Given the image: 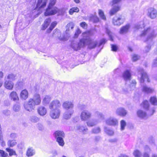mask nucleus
<instances>
[{
  "label": "nucleus",
  "mask_w": 157,
  "mask_h": 157,
  "mask_svg": "<svg viewBox=\"0 0 157 157\" xmlns=\"http://www.w3.org/2000/svg\"><path fill=\"white\" fill-rule=\"evenodd\" d=\"M61 104L59 101L55 100L52 101L50 105V109H51L50 115L53 119L58 118L60 114V110L59 108Z\"/></svg>",
  "instance_id": "f257e3e1"
},
{
  "label": "nucleus",
  "mask_w": 157,
  "mask_h": 157,
  "mask_svg": "<svg viewBox=\"0 0 157 157\" xmlns=\"http://www.w3.org/2000/svg\"><path fill=\"white\" fill-rule=\"evenodd\" d=\"M41 102L40 96L39 94H35L33 98L29 99L28 102L24 105L25 109L29 111H31L33 110L35 105H39Z\"/></svg>",
  "instance_id": "f03ea898"
},
{
  "label": "nucleus",
  "mask_w": 157,
  "mask_h": 157,
  "mask_svg": "<svg viewBox=\"0 0 157 157\" xmlns=\"http://www.w3.org/2000/svg\"><path fill=\"white\" fill-rule=\"evenodd\" d=\"M156 32L150 27L145 29L142 32L140 36L141 37L147 36L145 39L144 41H151L152 39L155 37L157 35Z\"/></svg>",
  "instance_id": "7ed1b4c3"
},
{
  "label": "nucleus",
  "mask_w": 157,
  "mask_h": 157,
  "mask_svg": "<svg viewBox=\"0 0 157 157\" xmlns=\"http://www.w3.org/2000/svg\"><path fill=\"white\" fill-rule=\"evenodd\" d=\"M83 39L85 40V44H89V47L90 48H93L96 47L97 44L96 41H92L89 37L90 33L86 32L82 33Z\"/></svg>",
  "instance_id": "20e7f679"
},
{
  "label": "nucleus",
  "mask_w": 157,
  "mask_h": 157,
  "mask_svg": "<svg viewBox=\"0 0 157 157\" xmlns=\"http://www.w3.org/2000/svg\"><path fill=\"white\" fill-rule=\"evenodd\" d=\"M138 77L140 83H143L145 81H147L150 82L147 73L145 72L143 69L139 68L138 69Z\"/></svg>",
  "instance_id": "39448f33"
},
{
  "label": "nucleus",
  "mask_w": 157,
  "mask_h": 157,
  "mask_svg": "<svg viewBox=\"0 0 157 157\" xmlns=\"http://www.w3.org/2000/svg\"><path fill=\"white\" fill-rule=\"evenodd\" d=\"M54 135L59 145L63 146L64 144L63 140V138L65 136L64 132L62 131H57L54 133Z\"/></svg>",
  "instance_id": "423d86ee"
},
{
  "label": "nucleus",
  "mask_w": 157,
  "mask_h": 157,
  "mask_svg": "<svg viewBox=\"0 0 157 157\" xmlns=\"http://www.w3.org/2000/svg\"><path fill=\"white\" fill-rule=\"evenodd\" d=\"M75 26L74 24L72 22L68 23L66 25V30L63 37V38L59 37L60 40L65 41L68 40L69 37V31L72 29Z\"/></svg>",
  "instance_id": "0eeeda50"
},
{
  "label": "nucleus",
  "mask_w": 157,
  "mask_h": 157,
  "mask_svg": "<svg viewBox=\"0 0 157 157\" xmlns=\"http://www.w3.org/2000/svg\"><path fill=\"white\" fill-rule=\"evenodd\" d=\"M85 45V40L82 39H81L78 43L75 41H73L71 44V47L75 51H77L80 49L81 48Z\"/></svg>",
  "instance_id": "6e6552de"
},
{
  "label": "nucleus",
  "mask_w": 157,
  "mask_h": 157,
  "mask_svg": "<svg viewBox=\"0 0 157 157\" xmlns=\"http://www.w3.org/2000/svg\"><path fill=\"white\" fill-rule=\"evenodd\" d=\"M106 124L112 126H116L118 125V121L117 119L113 117H110L105 120Z\"/></svg>",
  "instance_id": "1a4fd4ad"
},
{
  "label": "nucleus",
  "mask_w": 157,
  "mask_h": 157,
  "mask_svg": "<svg viewBox=\"0 0 157 157\" xmlns=\"http://www.w3.org/2000/svg\"><path fill=\"white\" fill-rule=\"evenodd\" d=\"M91 113L90 111L84 110L81 112L80 117L82 121H86L91 118Z\"/></svg>",
  "instance_id": "9d476101"
},
{
  "label": "nucleus",
  "mask_w": 157,
  "mask_h": 157,
  "mask_svg": "<svg viewBox=\"0 0 157 157\" xmlns=\"http://www.w3.org/2000/svg\"><path fill=\"white\" fill-rule=\"evenodd\" d=\"M148 16L152 19L155 18L157 15V10L151 7L148 9Z\"/></svg>",
  "instance_id": "9b49d317"
},
{
  "label": "nucleus",
  "mask_w": 157,
  "mask_h": 157,
  "mask_svg": "<svg viewBox=\"0 0 157 157\" xmlns=\"http://www.w3.org/2000/svg\"><path fill=\"white\" fill-rule=\"evenodd\" d=\"M124 22V20L121 17H115L113 19V23L115 25L119 26Z\"/></svg>",
  "instance_id": "f8f14e48"
},
{
  "label": "nucleus",
  "mask_w": 157,
  "mask_h": 157,
  "mask_svg": "<svg viewBox=\"0 0 157 157\" xmlns=\"http://www.w3.org/2000/svg\"><path fill=\"white\" fill-rule=\"evenodd\" d=\"M62 106L64 109L69 110L73 109L74 107V104L71 101H66L63 103Z\"/></svg>",
  "instance_id": "ddd939ff"
},
{
  "label": "nucleus",
  "mask_w": 157,
  "mask_h": 157,
  "mask_svg": "<svg viewBox=\"0 0 157 157\" xmlns=\"http://www.w3.org/2000/svg\"><path fill=\"white\" fill-rule=\"evenodd\" d=\"M4 85L6 88L10 90H12L13 88L14 83L11 81L5 78Z\"/></svg>",
  "instance_id": "4468645a"
},
{
  "label": "nucleus",
  "mask_w": 157,
  "mask_h": 157,
  "mask_svg": "<svg viewBox=\"0 0 157 157\" xmlns=\"http://www.w3.org/2000/svg\"><path fill=\"white\" fill-rule=\"evenodd\" d=\"M74 112V110L73 109L67 110L63 114V118L66 120L70 119Z\"/></svg>",
  "instance_id": "2eb2a0df"
},
{
  "label": "nucleus",
  "mask_w": 157,
  "mask_h": 157,
  "mask_svg": "<svg viewBox=\"0 0 157 157\" xmlns=\"http://www.w3.org/2000/svg\"><path fill=\"white\" fill-rule=\"evenodd\" d=\"M46 0H38L36 7V9L40 10L41 9L46 6Z\"/></svg>",
  "instance_id": "dca6fc26"
},
{
  "label": "nucleus",
  "mask_w": 157,
  "mask_h": 157,
  "mask_svg": "<svg viewBox=\"0 0 157 157\" xmlns=\"http://www.w3.org/2000/svg\"><path fill=\"white\" fill-rule=\"evenodd\" d=\"M136 114L138 117L141 119H145L147 118L148 115L146 112L142 110H137Z\"/></svg>",
  "instance_id": "f3484780"
},
{
  "label": "nucleus",
  "mask_w": 157,
  "mask_h": 157,
  "mask_svg": "<svg viewBox=\"0 0 157 157\" xmlns=\"http://www.w3.org/2000/svg\"><path fill=\"white\" fill-rule=\"evenodd\" d=\"M130 27V25L129 24H127L126 25L122 26L120 29L119 33L121 34L127 33L129 32Z\"/></svg>",
  "instance_id": "a211bd4d"
},
{
  "label": "nucleus",
  "mask_w": 157,
  "mask_h": 157,
  "mask_svg": "<svg viewBox=\"0 0 157 157\" xmlns=\"http://www.w3.org/2000/svg\"><path fill=\"white\" fill-rule=\"evenodd\" d=\"M122 76L125 81L130 80L131 78V73L130 71L128 70L125 71L123 74Z\"/></svg>",
  "instance_id": "6ab92c4d"
},
{
  "label": "nucleus",
  "mask_w": 157,
  "mask_h": 157,
  "mask_svg": "<svg viewBox=\"0 0 157 157\" xmlns=\"http://www.w3.org/2000/svg\"><path fill=\"white\" fill-rule=\"evenodd\" d=\"M28 91L24 89L21 91L20 94V97L22 100H25L28 97Z\"/></svg>",
  "instance_id": "aec40b11"
},
{
  "label": "nucleus",
  "mask_w": 157,
  "mask_h": 157,
  "mask_svg": "<svg viewBox=\"0 0 157 157\" xmlns=\"http://www.w3.org/2000/svg\"><path fill=\"white\" fill-rule=\"evenodd\" d=\"M116 113L117 115L119 116H124L126 115L127 112L124 109L120 108L117 110Z\"/></svg>",
  "instance_id": "412c9836"
},
{
  "label": "nucleus",
  "mask_w": 157,
  "mask_h": 157,
  "mask_svg": "<svg viewBox=\"0 0 157 157\" xmlns=\"http://www.w3.org/2000/svg\"><path fill=\"white\" fill-rule=\"evenodd\" d=\"M142 90V91L147 93H152L154 91V89L147 87L145 85H144L143 86Z\"/></svg>",
  "instance_id": "4be33fe9"
},
{
  "label": "nucleus",
  "mask_w": 157,
  "mask_h": 157,
  "mask_svg": "<svg viewBox=\"0 0 157 157\" xmlns=\"http://www.w3.org/2000/svg\"><path fill=\"white\" fill-rule=\"evenodd\" d=\"M10 98L13 101H18L19 99L17 92L14 91H12L10 95Z\"/></svg>",
  "instance_id": "5701e85b"
},
{
  "label": "nucleus",
  "mask_w": 157,
  "mask_h": 157,
  "mask_svg": "<svg viewBox=\"0 0 157 157\" xmlns=\"http://www.w3.org/2000/svg\"><path fill=\"white\" fill-rule=\"evenodd\" d=\"M59 10L56 7H51L50 6V15H53L59 12Z\"/></svg>",
  "instance_id": "b1692460"
},
{
  "label": "nucleus",
  "mask_w": 157,
  "mask_h": 157,
  "mask_svg": "<svg viewBox=\"0 0 157 157\" xmlns=\"http://www.w3.org/2000/svg\"><path fill=\"white\" fill-rule=\"evenodd\" d=\"M120 7L118 5L114 6L113 8L110 10V14L111 15H113L120 10Z\"/></svg>",
  "instance_id": "393cba45"
},
{
  "label": "nucleus",
  "mask_w": 157,
  "mask_h": 157,
  "mask_svg": "<svg viewBox=\"0 0 157 157\" xmlns=\"http://www.w3.org/2000/svg\"><path fill=\"white\" fill-rule=\"evenodd\" d=\"M26 155L28 157L33 156L35 153V151L33 148L30 147L28 148L26 151Z\"/></svg>",
  "instance_id": "a878e982"
},
{
  "label": "nucleus",
  "mask_w": 157,
  "mask_h": 157,
  "mask_svg": "<svg viewBox=\"0 0 157 157\" xmlns=\"http://www.w3.org/2000/svg\"><path fill=\"white\" fill-rule=\"evenodd\" d=\"M49 25V18H48L41 25V29L42 30H45Z\"/></svg>",
  "instance_id": "bb28decb"
},
{
  "label": "nucleus",
  "mask_w": 157,
  "mask_h": 157,
  "mask_svg": "<svg viewBox=\"0 0 157 157\" xmlns=\"http://www.w3.org/2000/svg\"><path fill=\"white\" fill-rule=\"evenodd\" d=\"M5 78L10 81H13L17 78V77L16 74H9Z\"/></svg>",
  "instance_id": "cd10ccee"
},
{
  "label": "nucleus",
  "mask_w": 157,
  "mask_h": 157,
  "mask_svg": "<svg viewBox=\"0 0 157 157\" xmlns=\"http://www.w3.org/2000/svg\"><path fill=\"white\" fill-rule=\"evenodd\" d=\"M46 110L43 107H40L38 109V112L39 114L41 116H44L46 113Z\"/></svg>",
  "instance_id": "c85d7f7f"
},
{
  "label": "nucleus",
  "mask_w": 157,
  "mask_h": 157,
  "mask_svg": "<svg viewBox=\"0 0 157 157\" xmlns=\"http://www.w3.org/2000/svg\"><path fill=\"white\" fill-rule=\"evenodd\" d=\"M145 152L143 155V157H150L149 152L151 151L150 149L147 146H146L144 148Z\"/></svg>",
  "instance_id": "c756f323"
},
{
  "label": "nucleus",
  "mask_w": 157,
  "mask_h": 157,
  "mask_svg": "<svg viewBox=\"0 0 157 157\" xmlns=\"http://www.w3.org/2000/svg\"><path fill=\"white\" fill-rule=\"evenodd\" d=\"M98 121L95 120H90L86 122V124L89 127H92L96 125Z\"/></svg>",
  "instance_id": "7c9ffc66"
},
{
  "label": "nucleus",
  "mask_w": 157,
  "mask_h": 157,
  "mask_svg": "<svg viewBox=\"0 0 157 157\" xmlns=\"http://www.w3.org/2000/svg\"><path fill=\"white\" fill-rule=\"evenodd\" d=\"M141 106L146 110H148L149 104L148 101L147 100L144 101L141 104Z\"/></svg>",
  "instance_id": "2f4dec72"
},
{
  "label": "nucleus",
  "mask_w": 157,
  "mask_h": 157,
  "mask_svg": "<svg viewBox=\"0 0 157 157\" xmlns=\"http://www.w3.org/2000/svg\"><path fill=\"white\" fill-rule=\"evenodd\" d=\"M104 131L108 135L112 136L113 135L114 132L113 130L110 129L106 127H104Z\"/></svg>",
  "instance_id": "473e14b6"
},
{
  "label": "nucleus",
  "mask_w": 157,
  "mask_h": 157,
  "mask_svg": "<svg viewBox=\"0 0 157 157\" xmlns=\"http://www.w3.org/2000/svg\"><path fill=\"white\" fill-rule=\"evenodd\" d=\"M17 144V142L16 140H9L7 142L8 145L11 147H13L14 146L16 145Z\"/></svg>",
  "instance_id": "72a5a7b5"
},
{
  "label": "nucleus",
  "mask_w": 157,
  "mask_h": 157,
  "mask_svg": "<svg viewBox=\"0 0 157 157\" xmlns=\"http://www.w3.org/2000/svg\"><path fill=\"white\" fill-rule=\"evenodd\" d=\"M79 11V9L77 7L72 8L69 11V13L70 14H72L74 12H78Z\"/></svg>",
  "instance_id": "f704fd0d"
},
{
  "label": "nucleus",
  "mask_w": 157,
  "mask_h": 157,
  "mask_svg": "<svg viewBox=\"0 0 157 157\" xmlns=\"http://www.w3.org/2000/svg\"><path fill=\"white\" fill-rule=\"evenodd\" d=\"M133 154L135 157H141L142 153L138 150H135L133 152Z\"/></svg>",
  "instance_id": "c9c22d12"
},
{
  "label": "nucleus",
  "mask_w": 157,
  "mask_h": 157,
  "mask_svg": "<svg viewBox=\"0 0 157 157\" xmlns=\"http://www.w3.org/2000/svg\"><path fill=\"white\" fill-rule=\"evenodd\" d=\"M150 101L154 105H157V99L155 97H151L150 99Z\"/></svg>",
  "instance_id": "e433bc0d"
},
{
  "label": "nucleus",
  "mask_w": 157,
  "mask_h": 157,
  "mask_svg": "<svg viewBox=\"0 0 157 157\" xmlns=\"http://www.w3.org/2000/svg\"><path fill=\"white\" fill-rule=\"evenodd\" d=\"M95 115L98 118L101 119H103L104 118V115L98 111H96L95 113Z\"/></svg>",
  "instance_id": "4c0bfd02"
},
{
  "label": "nucleus",
  "mask_w": 157,
  "mask_h": 157,
  "mask_svg": "<svg viewBox=\"0 0 157 157\" xmlns=\"http://www.w3.org/2000/svg\"><path fill=\"white\" fill-rule=\"evenodd\" d=\"M90 20L94 22H97L99 21V18L97 16L92 15L90 17Z\"/></svg>",
  "instance_id": "58836bf2"
},
{
  "label": "nucleus",
  "mask_w": 157,
  "mask_h": 157,
  "mask_svg": "<svg viewBox=\"0 0 157 157\" xmlns=\"http://www.w3.org/2000/svg\"><path fill=\"white\" fill-rule=\"evenodd\" d=\"M120 124L121 130V131H123L125 127L126 126V122L124 120H122L120 122Z\"/></svg>",
  "instance_id": "ea45409f"
},
{
  "label": "nucleus",
  "mask_w": 157,
  "mask_h": 157,
  "mask_svg": "<svg viewBox=\"0 0 157 157\" xmlns=\"http://www.w3.org/2000/svg\"><path fill=\"white\" fill-rule=\"evenodd\" d=\"M6 151L9 153L10 156L16 155L15 151L9 148H6Z\"/></svg>",
  "instance_id": "a19ab883"
},
{
  "label": "nucleus",
  "mask_w": 157,
  "mask_h": 157,
  "mask_svg": "<svg viewBox=\"0 0 157 157\" xmlns=\"http://www.w3.org/2000/svg\"><path fill=\"white\" fill-rule=\"evenodd\" d=\"M20 109V105L17 104H15L13 107V110L15 112L19 111Z\"/></svg>",
  "instance_id": "79ce46f5"
},
{
  "label": "nucleus",
  "mask_w": 157,
  "mask_h": 157,
  "mask_svg": "<svg viewBox=\"0 0 157 157\" xmlns=\"http://www.w3.org/2000/svg\"><path fill=\"white\" fill-rule=\"evenodd\" d=\"M77 128L78 129L82 132L84 133L86 132L88 130L86 128H85L82 126H77Z\"/></svg>",
  "instance_id": "37998d69"
},
{
  "label": "nucleus",
  "mask_w": 157,
  "mask_h": 157,
  "mask_svg": "<svg viewBox=\"0 0 157 157\" xmlns=\"http://www.w3.org/2000/svg\"><path fill=\"white\" fill-rule=\"evenodd\" d=\"M98 13L100 17L104 20H106V17L104 15L103 12L101 10H99L98 11Z\"/></svg>",
  "instance_id": "c03bdc74"
},
{
  "label": "nucleus",
  "mask_w": 157,
  "mask_h": 157,
  "mask_svg": "<svg viewBox=\"0 0 157 157\" xmlns=\"http://www.w3.org/2000/svg\"><path fill=\"white\" fill-rule=\"evenodd\" d=\"M100 131V128L99 127L94 128L92 130V132L94 133H99Z\"/></svg>",
  "instance_id": "a18cd8bd"
},
{
  "label": "nucleus",
  "mask_w": 157,
  "mask_h": 157,
  "mask_svg": "<svg viewBox=\"0 0 157 157\" xmlns=\"http://www.w3.org/2000/svg\"><path fill=\"white\" fill-rule=\"evenodd\" d=\"M30 121L33 122H36L39 121V118L36 116H32L30 118Z\"/></svg>",
  "instance_id": "49530a36"
},
{
  "label": "nucleus",
  "mask_w": 157,
  "mask_h": 157,
  "mask_svg": "<svg viewBox=\"0 0 157 157\" xmlns=\"http://www.w3.org/2000/svg\"><path fill=\"white\" fill-rule=\"evenodd\" d=\"M144 24L143 22H141L140 24L137 25L135 26V28L137 29H139L140 28H144Z\"/></svg>",
  "instance_id": "de8ad7c7"
},
{
  "label": "nucleus",
  "mask_w": 157,
  "mask_h": 157,
  "mask_svg": "<svg viewBox=\"0 0 157 157\" xmlns=\"http://www.w3.org/2000/svg\"><path fill=\"white\" fill-rule=\"evenodd\" d=\"M60 35V33L58 29H56L54 33L53 36L56 37H59Z\"/></svg>",
  "instance_id": "09e8293b"
},
{
  "label": "nucleus",
  "mask_w": 157,
  "mask_h": 157,
  "mask_svg": "<svg viewBox=\"0 0 157 157\" xmlns=\"http://www.w3.org/2000/svg\"><path fill=\"white\" fill-rule=\"evenodd\" d=\"M0 156L3 157H8V155L7 153H6L3 150H0Z\"/></svg>",
  "instance_id": "8fccbe9b"
},
{
  "label": "nucleus",
  "mask_w": 157,
  "mask_h": 157,
  "mask_svg": "<svg viewBox=\"0 0 157 157\" xmlns=\"http://www.w3.org/2000/svg\"><path fill=\"white\" fill-rule=\"evenodd\" d=\"M155 108H152L150 109L149 110H148V115L149 116H151L152 115L155 111Z\"/></svg>",
  "instance_id": "3c124183"
},
{
  "label": "nucleus",
  "mask_w": 157,
  "mask_h": 157,
  "mask_svg": "<svg viewBox=\"0 0 157 157\" xmlns=\"http://www.w3.org/2000/svg\"><path fill=\"white\" fill-rule=\"evenodd\" d=\"M139 58L140 56L134 54L132 55V59L133 61H135L139 59Z\"/></svg>",
  "instance_id": "603ef678"
},
{
  "label": "nucleus",
  "mask_w": 157,
  "mask_h": 157,
  "mask_svg": "<svg viewBox=\"0 0 157 157\" xmlns=\"http://www.w3.org/2000/svg\"><path fill=\"white\" fill-rule=\"evenodd\" d=\"M49 102V97L48 96H46L43 100V102L44 104H48Z\"/></svg>",
  "instance_id": "864d4df0"
},
{
  "label": "nucleus",
  "mask_w": 157,
  "mask_h": 157,
  "mask_svg": "<svg viewBox=\"0 0 157 157\" xmlns=\"http://www.w3.org/2000/svg\"><path fill=\"white\" fill-rule=\"evenodd\" d=\"M57 24L56 22H53L51 23L50 26V31H51L56 26Z\"/></svg>",
  "instance_id": "5fc2aeb1"
},
{
  "label": "nucleus",
  "mask_w": 157,
  "mask_h": 157,
  "mask_svg": "<svg viewBox=\"0 0 157 157\" xmlns=\"http://www.w3.org/2000/svg\"><path fill=\"white\" fill-rule=\"evenodd\" d=\"M136 84V82L135 80H132V81L131 84L130 85V87L131 89H134L135 87V85Z\"/></svg>",
  "instance_id": "6e6d98bb"
},
{
  "label": "nucleus",
  "mask_w": 157,
  "mask_h": 157,
  "mask_svg": "<svg viewBox=\"0 0 157 157\" xmlns=\"http://www.w3.org/2000/svg\"><path fill=\"white\" fill-rule=\"evenodd\" d=\"M81 32L80 29H79L78 28L75 34V37H77L81 33Z\"/></svg>",
  "instance_id": "4d7b16f0"
},
{
  "label": "nucleus",
  "mask_w": 157,
  "mask_h": 157,
  "mask_svg": "<svg viewBox=\"0 0 157 157\" xmlns=\"http://www.w3.org/2000/svg\"><path fill=\"white\" fill-rule=\"evenodd\" d=\"M17 84L20 87H22L24 85L23 80L22 79L21 80L18 81L17 83Z\"/></svg>",
  "instance_id": "13d9d810"
},
{
  "label": "nucleus",
  "mask_w": 157,
  "mask_h": 157,
  "mask_svg": "<svg viewBox=\"0 0 157 157\" xmlns=\"http://www.w3.org/2000/svg\"><path fill=\"white\" fill-rule=\"evenodd\" d=\"M80 25L83 28L86 29L87 28V25L84 22H82L80 24Z\"/></svg>",
  "instance_id": "bf43d9fd"
},
{
  "label": "nucleus",
  "mask_w": 157,
  "mask_h": 157,
  "mask_svg": "<svg viewBox=\"0 0 157 157\" xmlns=\"http://www.w3.org/2000/svg\"><path fill=\"white\" fill-rule=\"evenodd\" d=\"M2 113L5 115L8 116L10 115V110H4L2 111Z\"/></svg>",
  "instance_id": "052dcab7"
},
{
  "label": "nucleus",
  "mask_w": 157,
  "mask_h": 157,
  "mask_svg": "<svg viewBox=\"0 0 157 157\" xmlns=\"http://www.w3.org/2000/svg\"><path fill=\"white\" fill-rule=\"evenodd\" d=\"M44 15L45 16L49 15V5L48 6L47 8L44 13Z\"/></svg>",
  "instance_id": "680f3d73"
},
{
  "label": "nucleus",
  "mask_w": 157,
  "mask_h": 157,
  "mask_svg": "<svg viewBox=\"0 0 157 157\" xmlns=\"http://www.w3.org/2000/svg\"><path fill=\"white\" fill-rule=\"evenodd\" d=\"M112 50L113 51H116L117 49V47L114 45H111Z\"/></svg>",
  "instance_id": "e2e57ef3"
},
{
  "label": "nucleus",
  "mask_w": 157,
  "mask_h": 157,
  "mask_svg": "<svg viewBox=\"0 0 157 157\" xmlns=\"http://www.w3.org/2000/svg\"><path fill=\"white\" fill-rule=\"evenodd\" d=\"M121 0H113L112 2V6H113L115 4H117L120 2Z\"/></svg>",
  "instance_id": "0e129e2a"
},
{
  "label": "nucleus",
  "mask_w": 157,
  "mask_h": 157,
  "mask_svg": "<svg viewBox=\"0 0 157 157\" xmlns=\"http://www.w3.org/2000/svg\"><path fill=\"white\" fill-rule=\"evenodd\" d=\"M56 2V0H50V6L54 5Z\"/></svg>",
  "instance_id": "69168bd1"
},
{
  "label": "nucleus",
  "mask_w": 157,
  "mask_h": 157,
  "mask_svg": "<svg viewBox=\"0 0 157 157\" xmlns=\"http://www.w3.org/2000/svg\"><path fill=\"white\" fill-rule=\"evenodd\" d=\"M108 141L109 142L114 143L117 142V139L116 138H113L109 139Z\"/></svg>",
  "instance_id": "338daca9"
},
{
  "label": "nucleus",
  "mask_w": 157,
  "mask_h": 157,
  "mask_svg": "<svg viewBox=\"0 0 157 157\" xmlns=\"http://www.w3.org/2000/svg\"><path fill=\"white\" fill-rule=\"evenodd\" d=\"M152 66L153 67H157V58L154 60L152 64Z\"/></svg>",
  "instance_id": "774afa93"
}]
</instances>
